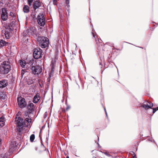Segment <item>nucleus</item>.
I'll return each instance as SVG.
<instances>
[{"label":"nucleus","mask_w":158,"mask_h":158,"mask_svg":"<svg viewBox=\"0 0 158 158\" xmlns=\"http://www.w3.org/2000/svg\"><path fill=\"white\" fill-rule=\"evenodd\" d=\"M19 63L21 66L23 68H24L26 64V62L25 61L22 60H19Z\"/></svg>","instance_id":"obj_20"},{"label":"nucleus","mask_w":158,"mask_h":158,"mask_svg":"<svg viewBox=\"0 0 158 158\" xmlns=\"http://www.w3.org/2000/svg\"><path fill=\"white\" fill-rule=\"evenodd\" d=\"M47 81H48V82H50V79H49V78H48V79H47Z\"/></svg>","instance_id":"obj_47"},{"label":"nucleus","mask_w":158,"mask_h":158,"mask_svg":"<svg viewBox=\"0 0 158 158\" xmlns=\"http://www.w3.org/2000/svg\"><path fill=\"white\" fill-rule=\"evenodd\" d=\"M100 66H100V67L101 68H102V64H101V63L100 62Z\"/></svg>","instance_id":"obj_45"},{"label":"nucleus","mask_w":158,"mask_h":158,"mask_svg":"<svg viewBox=\"0 0 158 158\" xmlns=\"http://www.w3.org/2000/svg\"><path fill=\"white\" fill-rule=\"evenodd\" d=\"M104 110L105 111V113H106V117L107 118H108V116L107 114V112H106V109H105V107H104Z\"/></svg>","instance_id":"obj_35"},{"label":"nucleus","mask_w":158,"mask_h":158,"mask_svg":"<svg viewBox=\"0 0 158 158\" xmlns=\"http://www.w3.org/2000/svg\"><path fill=\"white\" fill-rule=\"evenodd\" d=\"M53 69V67L52 66V68H51V69H52H52Z\"/></svg>","instance_id":"obj_54"},{"label":"nucleus","mask_w":158,"mask_h":158,"mask_svg":"<svg viewBox=\"0 0 158 158\" xmlns=\"http://www.w3.org/2000/svg\"><path fill=\"white\" fill-rule=\"evenodd\" d=\"M4 121V119L2 118V117H1L0 118V126H1V127L3 126V124H1V122L3 123V121Z\"/></svg>","instance_id":"obj_25"},{"label":"nucleus","mask_w":158,"mask_h":158,"mask_svg":"<svg viewBox=\"0 0 158 158\" xmlns=\"http://www.w3.org/2000/svg\"><path fill=\"white\" fill-rule=\"evenodd\" d=\"M41 130H40V133H41Z\"/></svg>","instance_id":"obj_64"},{"label":"nucleus","mask_w":158,"mask_h":158,"mask_svg":"<svg viewBox=\"0 0 158 158\" xmlns=\"http://www.w3.org/2000/svg\"><path fill=\"white\" fill-rule=\"evenodd\" d=\"M97 144L98 145V146L99 147H101L100 146V145L98 143H97Z\"/></svg>","instance_id":"obj_51"},{"label":"nucleus","mask_w":158,"mask_h":158,"mask_svg":"<svg viewBox=\"0 0 158 158\" xmlns=\"http://www.w3.org/2000/svg\"><path fill=\"white\" fill-rule=\"evenodd\" d=\"M40 98V97L37 94L35 95L33 98V102L34 103H37L38 102Z\"/></svg>","instance_id":"obj_16"},{"label":"nucleus","mask_w":158,"mask_h":158,"mask_svg":"<svg viewBox=\"0 0 158 158\" xmlns=\"http://www.w3.org/2000/svg\"><path fill=\"white\" fill-rule=\"evenodd\" d=\"M127 43H128V44H130V43H128V42H127Z\"/></svg>","instance_id":"obj_60"},{"label":"nucleus","mask_w":158,"mask_h":158,"mask_svg":"<svg viewBox=\"0 0 158 158\" xmlns=\"http://www.w3.org/2000/svg\"><path fill=\"white\" fill-rule=\"evenodd\" d=\"M27 83L28 85H31L32 84L33 82V80L32 79H31V80H30V81H27Z\"/></svg>","instance_id":"obj_29"},{"label":"nucleus","mask_w":158,"mask_h":158,"mask_svg":"<svg viewBox=\"0 0 158 158\" xmlns=\"http://www.w3.org/2000/svg\"><path fill=\"white\" fill-rule=\"evenodd\" d=\"M18 147L16 145L15 142H11L9 147V151L10 152H13L14 151L17 150Z\"/></svg>","instance_id":"obj_10"},{"label":"nucleus","mask_w":158,"mask_h":158,"mask_svg":"<svg viewBox=\"0 0 158 158\" xmlns=\"http://www.w3.org/2000/svg\"><path fill=\"white\" fill-rule=\"evenodd\" d=\"M27 108L28 109V113L29 114H31L35 110L34 104L32 102L29 103L27 106Z\"/></svg>","instance_id":"obj_11"},{"label":"nucleus","mask_w":158,"mask_h":158,"mask_svg":"<svg viewBox=\"0 0 158 158\" xmlns=\"http://www.w3.org/2000/svg\"><path fill=\"white\" fill-rule=\"evenodd\" d=\"M34 60L33 59H32V60H30L29 61V62L28 63V64L30 65H33V64L34 63Z\"/></svg>","instance_id":"obj_27"},{"label":"nucleus","mask_w":158,"mask_h":158,"mask_svg":"<svg viewBox=\"0 0 158 158\" xmlns=\"http://www.w3.org/2000/svg\"><path fill=\"white\" fill-rule=\"evenodd\" d=\"M40 2L39 1H36L34 2L33 4L34 9H37L41 6V5L40 4Z\"/></svg>","instance_id":"obj_14"},{"label":"nucleus","mask_w":158,"mask_h":158,"mask_svg":"<svg viewBox=\"0 0 158 158\" xmlns=\"http://www.w3.org/2000/svg\"><path fill=\"white\" fill-rule=\"evenodd\" d=\"M156 108V109L157 110H158V106L156 108Z\"/></svg>","instance_id":"obj_52"},{"label":"nucleus","mask_w":158,"mask_h":158,"mask_svg":"<svg viewBox=\"0 0 158 158\" xmlns=\"http://www.w3.org/2000/svg\"><path fill=\"white\" fill-rule=\"evenodd\" d=\"M21 112H19L15 115V121L16 128L27 127L30 125V123L31 121V118H29V115L28 114V113H26L27 114L25 117H24L25 119L23 120V118L21 116Z\"/></svg>","instance_id":"obj_1"},{"label":"nucleus","mask_w":158,"mask_h":158,"mask_svg":"<svg viewBox=\"0 0 158 158\" xmlns=\"http://www.w3.org/2000/svg\"><path fill=\"white\" fill-rule=\"evenodd\" d=\"M31 70L32 73L34 75H39L42 72V67L40 65H33L32 66Z\"/></svg>","instance_id":"obj_6"},{"label":"nucleus","mask_w":158,"mask_h":158,"mask_svg":"<svg viewBox=\"0 0 158 158\" xmlns=\"http://www.w3.org/2000/svg\"><path fill=\"white\" fill-rule=\"evenodd\" d=\"M100 152H101L103 153V152L102 151H100Z\"/></svg>","instance_id":"obj_59"},{"label":"nucleus","mask_w":158,"mask_h":158,"mask_svg":"<svg viewBox=\"0 0 158 158\" xmlns=\"http://www.w3.org/2000/svg\"><path fill=\"white\" fill-rule=\"evenodd\" d=\"M130 153L132 155H136L135 153V152H133V151H131V153Z\"/></svg>","instance_id":"obj_40"},{"label":"nucleus","mask_w":158,"mask_h":158,"mask_svg":"<svg viewBox=\"0 0 158 158\" xmlns=\"http://www.w3.org/2000/svg\"><path fill=\"white\" fill-rule=\"evenodd\" d=\"M23 10L24 13H28L29 12L30 8L27 5H25L23 7Z\"/></svg>","instance_id":"obj_19"},{"label":"nucleus","mask_w":158,"mask_h":158,"mask_svg":"<svg viewBox=\"0 0 158 158\" xmlns=\"http://www.w3.org/2000/svg\"><path fill=\"white\" fill-rule=\"evenodd\" d=\"M38 41L39 46L42 48H45L48 47L49 44V39L47 37L40 36Z\"/></svg>","instance_id":"obj_3"},{"label":"nucleus","mask_w":158,"mask_h":158,"mask_svg":"<svg viewBox=\"0 0 158 158\" xmlns=\"http://www.w3.org/2000/svg\"><path fill=\"white\" fill-rule=\"evenodd\" d=\"M28 5L30 6H31V3L33 2V0H27Z\"/></svg>","instance_id":"obj_28"},{"label":"nucleus","mask_w":158,"mask_h":158,"mask_svg":"<svg viewBox=\"0 0 158 158\" xmlns=\"http://www.w3.org/2000/svg\"><path fill=\"white\" fill-rule=\"evenodd\" d=\"M127 43H128V44H130V43H128V42H127Z\"/></svg>","instance_id":"obj_61"},{"label":"nucleus","mask_w":158,"mask_h":158,"mask_svg":"<svg viewBox=\"0 0 158 158\" xmlns=\"http://www.w3.org/2000/svg\"><path fill=\"white\" fill-rule=\"evenodd\" d=\"M26 72L24 69H22L21 72V78L23 77V75L24 73H25Z\"/></svg>","instance_id":"obj_24"},{"label":"nucleus","mask_w":158,"mask_h":158,"mask_svg":"<svg viewBox=\"0 0 158 158\" xmlns=\"http://www.w3.org/2000/svg\"><path fill=\"white\" fill-rule=\"evenodd\" d=\"M35 138V135L34 134H32L30 137V140L31 142L33 141Z\"/></svg>","instance_id":"obj_23"},{"label":"nucleus","mask_w":158,"mask_h":158,"mask_svg":"<svg viewBox=\"0 0 158 158\" xmlns=\"http://www.w3.org/2000/svg\"><path fill=\"white\" fill-rule=\"evenodd\" d=\"M67 11H68V12H69V11H70V10L69 9H68V10H67Z\"/></svg>","instance_id":"obj_48"},{"label":"nucleus","mask_w":158,"mask_h":158,"mask_svg":"<svg viewBox=\"0 0 158 158\" xmlns=\"http://www.w3.org/2000/svg\"><path fill=\"white\" fill-rule=\"evenodd\" d=\"M93 37L95 38V39L96 40V37H98V35H95L93 32H92Z\"/></svg>","instance_id":"obj_31"},{"label":"nucleus","mask_w":158,"mask_h":158,"mask_svg":"<svg viewBox=\"0 0 158 158\" xmlns=\"http://www.w3.org/2000/svg\"><path fill=\"white\" fill-rule=\"evenodd\" d=\"M75 155L76 156H77V155Z\"/></svg>","instance_id":"obj_57"},{"label":"nucleus","mask_w":158,"mask_h":158,"mask_svg":"<svg viewBox=\"0 0 158 158\" xmlns=\"http://www.w3.org/2000/svg\"><path fill=\"white\" fill-rule=\"evenodd\" d=\"M4 122H3V123L1 122V124H3V126H4Z\"/></svg>","instance_id":"obj_49"},{"label":"nucleus","mask_w":158,"mask_h":158,"mask_svg":"<svg viewBox=\"0 0 158 158\" xmlns=\"http://www.w3.org/2000/svg\"><path fill=\"white\" fill-rule=\"evenodd\" d=\"M127 43H128V44H130V43H128V42H127Z\"/></svg>","instance_id":"obj_62"},{"label":"nucleus","mask_w":158,"mask_h":158,"mask_svg":"<svg viewBox=\"0 0 158 158\" xmlns=\"http://www.w3.org/2000/svg\"><path fill=\"white\" fill-rule=\"evenodd\" d=\"M66 158H69V156H66Z\"/></svg>","instance_id":"obj_53"},{"label":"nucleus","mask_w":158,"mask_h":158,"mask_svg":"<svg viewBox=\"0 0 158 158\" xmlns=\"http://www.w3.org/2000/svg\"><path fill=\"white\" fill-rule=\"evenodd\" d=\"M10 15L13 18H14L15 16L14 14L12 12H10Z\"/></svg>","instance_id":"obj_30"},{"label":"nucleus","mask_w":158,"mask_h":158,"mask_svg":"<svg viewBox=\"0 0 158 158\" xmlns=\"http://www.w3.org/2000/svg\"><path fill=\"white\" fill-rule=\"evenodd\" d=\"M8 43L5 41L4 40L1 39L0 40V48L2 47L6 46Z\"/></svg>","instance_id":"obj_18"},{"label":"nucleus","mask_w":158,"mask_h":158,"mask_svg":"<svg viewBox=\"0 0 158 158\" xmlns=\"http://www.w3.org/2000/svg\"><path fill=\"white\" fill-rule=\"evenodd\" d=\"M40 139L41 141V145L42 146V147H43V148H44V151H45V150H46V148H45L44 146V144L42 143V138L41 137H40Z\"/></svg>","instance_id":"obj_26"},{"label":"nucleus","mask_w":158,"mask_h":158,"mask_svg":"<svg viewBox=\"0 0 158 158\" xmlns=\"http://www.w3.org/2000/svg\"><path fill=\"white\" fill-rule=\"evenodd\" d=\"M149 140L152 142H154L155 143H156V142L155 141L154 139H149Z\"/></svg>","instance_id":"obj_34"},{"label":"nucleus","mask_w":158,"mask_h":158,"mask_svg":"<svg viewBox=\"0 0 158 158\" xmlns=\"http://www.w3.org/2000/svg\"><path fill=\"white\" fill-rule=\"evenodd\" d=\"M8 81L6 79H3L0 81V88H3L8 85Z\"/></svg>","instance_id":"obj_12"},{"label":"nucleus","mask_w":158,"mask_h":158,"mask_svg":"<svg viewBox=\"0 0 158 158\" xmlns=\"http://www.w3.org/2000/svg\"><path fill=\"white\" fill-rule=\"evenodd\" d=\"M17 101L19 106L20 108L22 109L23 108L26 106L27 103L24 98H23L21 96H19L18 97Z\"/></svg>","instance_id":"obj_8"},{"label":"nucleus","mask_w":158,"mask_h":158,"mask_svg":"<svg viewBox=\"0 0 158 158\" xmlns=\"http://www.w3.org/2000/svg\"><path fill=\"white\" fill-rule=\"evenodd\" d=\"M28 30H27V32H28Z\"/></svg>","instance_id":"obj_58"},{"label":"nucleus","mask_w":158,"mask_h":158,"mask_svg":"<svg viewBox=\"0 0 158 158\" xmlns=\"http://www.w3.org/2000/svg\"><path fill=\"white\" fill-rule=\"evenodd\" d=\"M43 51L39 48H35L33 50V57L35 59H38L42 57L43 55Z\"/></svg>","instance_id":"obj_4"},{"label":"nucleus","mask_w":158,"mask_h":158,"mask_svg":"<svg viewBox=\"0 0 158 158\" xmlns=\"http://www.w3.org/2000/svg\"><path fill=\"white\" fill-rule=\"evenodd\" d=\"M66 1H69V0H66Z\"/></svg>","instance_id":"obj_63"},{"label":"nucleus","mask_w":158,"mask_h":158,"mask_svg":"<svg viewBox=\"0 0 158 158\" xmlns=\"http://www.w3.org/2000/svg\"><path fill=\"white\" fill-rule=\"evenodd\" d=\"M105 155L108 157L111 156V155L108 154L107 152H105L103 153Z\"/></svg>","instance_id":"obj_32"},{"label":"nucleus","mask_w":158,"mask_h":158,"mask_svg":"<svg viewBox=\"0 0 158 158\" xmlns=\"http://www.w3.org/2000/svg\"><path fill=\"white\" fill-rule=\"evenodd\" d=\"M57 2V0H53V3L54 5L56 4V3Z\"/></svg>","instance_id":"obj_36"},{"label":"nucleus","mask_w":158,"mask_h":158,"mask_svg":"<svg viewBox=\"0 0 158 158\" xmlns=\"http://www.w3.org/2000/svg\"><path fill=\"white\" fill-rule=\"evenodd\" d=\"M14 24L13 23L12 24L11 23H10L9 24V27H12L13 26V25Z\"/></svg>","instance_id":"obj_39"},{"label":"nucleus","mask_w":158,"mask_h":158,"mask_svg":"<svg viewBox=\"0 0 158 158\" xmlns=\"http://www.w3.org/2000/svg\"><path fill=\"white\" fill-rule=\"evenodd\" d=\"M70 108L69 106H67L66 108H65V110L67 111Z\"/></svg>","instance_id":"obj_33"},{"label":"nucleus","mask_w":158,"mask_h":158,"mask_svg":"<svg viewBox=\"0 0 158 158\" xmlns=\"http://www.w3.org/2000/svg\"><path fill=\"white\" fill-rule=\"evenodd\" d=\"M8 17V12L6 9L4 7L2 8L0 18L2 21H5L7 20Z\"/></svg>","instance_id":"obj_9"},{"label":"nucleus","mask_w":158,"mask_h":158,"mask_svg":"<svg viewBox=\"0 0 158 158\" xmlns=\"http://www.w3.org/2000/svg\"><path fill=\"white\" fill-rule=\"evenodd\" d=\"M23 127H18V128H16V129L17 130V131L18 133V136H17V138L19 140H21L22 139V130L23 129Z\"/></svg>","instance_id":"obj_13"},{"label":"nucleus","mask_w":158,"mask_h":158,"mask_svg":"<svg viewBox=\"0 0 158 158\" xmlns=\"http://www.w3.org/2000/svg\"><path fill=\"white\" fill-rule=\"evenodd\" d=\"M132 158H136V155L133 156Z\"/></svg>","instance_id":"obj_42"},{"label":"nucleus","mask_w":158,"mask_h":158,"mask_svg":"<svg viewBox=\"0 0 158 158\" xmlns=\"http://www.w3.org/2000/svg\"><path fill=\"white\" fill-rule=\"evenodd\" d=\"M33 17L34 18V19H37V18H36V16L35 14H34L33 15Z\"/></svg>","instance_id":"obj_38"},{"label":"nucleus","mask_w":158,"mask_h":158,"mask_svg":"<svg viewBox=\"0 0 158 158\" xmlns=\"http://www.w3.org/2000/svg\"><path fill=\"white\" fill-rule=\"evenodd\" d=\"M1 1L2 0H0V5H1V4H3V2Z\"/></svg>","instance_id":"obj_46"},{"label":"nucleus","mask_w":158,"mask_h":158,"mask_svg":"<svg viewBox=\"0 0 158 158\" xmlns=\"http://www.w3.org/2000/svg\"><path fill=\"white\" fill-rule=\"evenodd\" d=\"M37 20L39 25L42 27H44L45 24V21L44 15L41 13H40L37 17Z\"/></svg>","instance_id":"obj_7"},{"label":"nucleus","mask_w":158,"mask_h":158,"mask_svg":"<svg viewBox=\"0 0 158 158\" xmlns=\"http://www.w3.org/2000/svg\"><path fill=\"white\" fill-rule=\"evenodd\" d=\"M5 37L6 39H8L10 38V32L6 31L4 33Z\"/></svg>","instance_id":"obj_21"},{"label":"nucleus","mask_w":158,"mask_h":158,"mask_svg":"<svg viewBox=\"0 0 158 158\" xmlns=\"http://www.w3.org/2000/svg\"><path fill=\"white\" fill-rule=\"evenodd\" d=\"M99 45L98 44V46L97 47L98 50L99 51H101L102 50H103V46L102 44H101L100 43H99Z\"/></svg>","instance_id":"obj_22"},{"label":"nucleus","mask_w":158,"mask_h":158,"mask_svg":"<svg viewBox=\"0 0 158 158\" xmlns=\"http://www.w3.org/2000/svg\"><path fill=\"white\" fill-rule=\"evenodd\" d=\"M31 34L32 35L35 37H37L38 38L40 37V36L39 35V34L38 33L37 30L35 28L33 29L32 28Z\"/></svg>","instance_id":"obj_15"},{"label":"nucleus","mask_w":158,"mask_h":158,"mask_svg":"<svg viewBox=\"0 0 158 158\" xmlns=\"http://www.w3.org/2000/svg\"><path fill=\"white\" fill-rule=\"evenodd\" d=\"M11 70L10 63L7 61H4L1 64L0 66V74L5 75L8 73Z\"/></svg>","instance_id":"obj_2"},{"label":"nucleus","mask_w":158,"mask_h":158,"mask_svg":"<svg viewBox=\"0 0 158 158\" xmlns=\"http://www.w3.org/2000/svg\"><path fill=\"white\" fill-rule=\"evenodd\" d=\"M35 150H36V151H37V147H35Z\"/></svg>","instance_id":"obj_50"},{"label":"nucleus","mask_w":158,"mask_h":158,"mask_svg":"<svg viewBox=\"0 0 158 158\" xmlns=\"http://www.w3.org/2000/svg\"><path fill=\"white\" fill-rule=\"evenodd\" d=\"M65 3L66 4H68L69 3V1H66Z\"/></svg>","instance_id":"obj_41"},{"label":"nucleus","mask_w":158,"mask_h":158,"mask_svg":"<svg viewBox=\"0 0 158 158\" xmlns=\"http://www.w3.org/2000/svg\"><path fill=\"white\" fill-rule=\"evenodd\" d=\"M42 152V151H39V152H40H40Z\"/></svg>","instance_id":"obj_56"},{"label":"nucleus","mask_w":158,"mask_h":158,"mask_svg":"<svg viewBox=\"0 0 158 158\" xmlns=\"http://www.w3.org/2000/svg\"><path fill=\"white\" fill-rule=\"evenodd\" d=\"M37 9H34V14H36V13L37 12L38 9L36 10Z\"/></svg>","instance_id":"obj_37"},{"label":"nucleus","mask_w":158,"mask_h":158,"mask_svg":"<svg viewBox=\"0 0 158 158\" xmlns=\"http://www.w3.org/2000/svg\"><path fill=\"white\" fill-rule=\"evenodd\" d=\"M6 97L7 96L6 92L0 91V98L1 99L5 100Z\"/></svg>","instance_id":"obj_17"},{"label":"nucleus","mask_w":158,"mask_h":158,"mask_svg":"<svg viewBox=\"0 0 158 158\" xmlns=\"http://www.w3.org/2000/svg\"><path fill=\"white\" fill-rule=\"evenodd\" d=\"M153 106V103L147 101L144 102L143 104H142L140 107L144 108L145 110H147L148 109H152L153 110L152 113L154 114L157 111L156 108H152Z\"/></svg>","instance_id":"obj_5"},{"label":"nucleus","mask_w":158,"mask_h":158,"mask_svg":"<svg viewBox=\"0 0 158 158\" xmlns=\"http://www.w3.org/2000/svg\"><path fill=\"white\" fill-rule=\"evenodd\" d=\"M66 6H67V7L69 8V7H70V5H69V4H66Z\"/></svg>","instance_id":"obj_43"},{"label":"nucleus","mask_w":158,"mask_h":158,"mask_svg":"<svg viewBox=\"0 0 158 158\" xmlns=\"http://www.w3.org/2000/svg\"><path fill=\"white\" fill-rule=\"evenodd\" d=\"M93 158H96V157H95V156H93Z\"/></svg>","instance_id":"obj_55"},{"label":"nucleus","mask_w":158,"mask_h":158,"mask_svg":"<svg viewBox=\"0 0 158 158\" xmlns=\"http://www.w3.org/2000/svg\"><path fill=\"white\" fill-rule=\"evenodd\" d=\"M1 144H2V140L0 138V147L1 146Z\"/></svg>","instance_id":"obj_44"}]
</instances>
